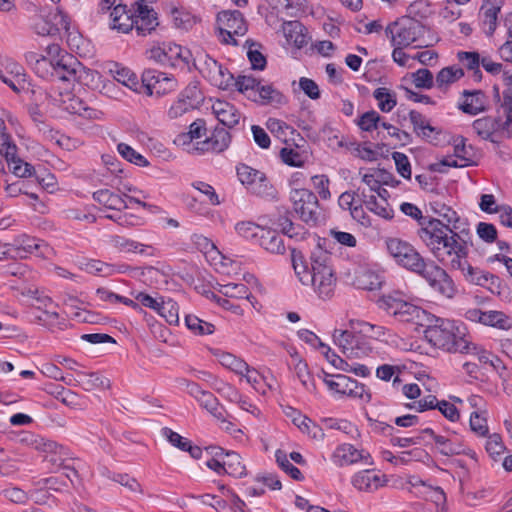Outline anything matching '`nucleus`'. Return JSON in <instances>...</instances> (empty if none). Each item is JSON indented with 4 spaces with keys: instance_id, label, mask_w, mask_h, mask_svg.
I'll return each mask as SVG.
<instances>
[{
    "instance_id": "nucleus-1",
    "label": "nucleus",
    "mask_w": 512,
    "mask_h": 512,
    "mask_svg": "<svg viewBox=\"0 0 512 512\" xmlns=\"http://www.w3.org/2000/svg\"><path fill=\"white\" fill-rule=\"evenodd\" d=\"M420 239L440 263L460 271L465 281L492 290L490 284L498 278L468 263L469 243L462 235L438 221H431L420 231Z\"/></svg>"
},
{
    "instance_id": "nucleus-2",
    "label": "nucleus",
    "mask_w": 512,
    "mask_h": 512,
    "mask_svg": "<svg viewBox=\"0 0 512 512\" xmlns=\"http://www.w3.org/2000/svg\"><path fill=\"white\" fill-rule=\"evenodd\" d=\"M310 260L309 268L302 253L292 249V266L299 281L303 285L312 286L320 298H329L336 285L332 257L327 251L317 248L312 252Z\"/></svg>"
},
{
    "instance_id": "nucleus-3",
    "label": "nucleus",
    "mask_w": 512,
    "mask_h": 512,
    "mask_svg": "<svg viewBox=\"0 0 512 512\" xmlns=\"http://www.w3.org/2000/svg\"><path fill=\"white\" fill-rule=\"evenodd\" d=\"M424 337L432 346L450 353L465 351L468 346L466 327L455 320L429 315Z\"/></svg>"
},
{
    "instance_id": "nucleus-4",
    "label": "nucleus",
    "mask_w": 512,
    "mask_h": 512,
    "mask_svg": "<svg viewBox=\"0 0 512 512\" xmlns=\"http://www.w3.org/2000/svg\"><path fill=\"white\" fill-rule=\"evenodd\" d=\"M388 255L401 267L420 275L427 266L424 258L409 242L397 237L385 239Z\"/></svg>"
},
{
    "instance_id": "nucleus-5",
    "label": "nucleus",
    "mask_w": 512,
    "mask_h": 512,
    "mask_svg": "<svg viewBox=\"0 0 512 512\" xmlns=\"http://www.w3.org/2000/svg\"><path fill=\"white\" fill-rule=\"evenodd\" d=\"M351 330L335 329L333 342L347 358H361L372 350L370 344L359 334L357 321H350Z\"/></svg>"
},
{
    "instance_id": "nucleus-6",
    "label": "nucleus",
    "mask_w": 512,
    "mask_h": 512,
    "mask_svg": "<svg viewBox=\"0 0 512 512\" xmlns=\"http://www.w3.org/2000/svg\"><path fill=\"white\" fill-rule=\"evenodd\" d=\"M319 377L328 389L336 395L360 399L363 402H369L371 399L370 393L363 384L346 375H331L322 371V375H319Z\"/></svg>"
},
{
    "instance_id": "nucleus-7",
    "label": "nucleus",
    "mask_w": 512,
    "mask_h": 512,
    "mask_svg": "<svg viewBox=\"0 0 512 512\" xmlns=\"http://www.w3.org/2000/svg\"><path fill=\"white\" fill-rule=\"evenodd\" d=\"M193 66L213 86L219 89L226 90L233 85V75L215 59L205 53H200L195 57Z\"/></svg>"
},
{
    "instance_id": "nucleus-8",
    "label": "nucleus",
    "mask_w": 512,
    "mask_h": 512,
    "mask_svg": "<svg viewBox=\"0 0 512 512\" xmlns=\"http://www.w3.org/2000/svg\"><path fill=\"white\" fill-rule=\"evenodd\" d=\"M290 200L293 210L302 221L316 225L321 217L319 203L316 195L308 189H292Z\"/></svg>"
},
{
    "instance_id": "nucleus-9",
    "label": "nucleus",
    "mask_w": 512,
    "mask_h": 512,
    "mask_svg": "<svg viewBox=\"0 0 512 512\" xmlns=\"http://www.w3.org/2000/svg\"><path fill=\"white\" fill-rule=\"evenodd\" d=\"M217 23L221 41L226 44L238 45L236 36H244L247 32V24L238 10L220 12Z\"/></svg>"
},
{
    "instance_id": "nucleus-10",
    "label": "nucleus",
    "mask_w": 512,
    "mask_h": 512,
    "mask_svg": "<svg viewBox=\"0 0 512 512\" xmlns=\"http://www.w3.org/2000/svg\"><path fill=\"white\" fill-rule=\"evenodd\" d=\"M391 33V43L394 47H409L416 43L423 35L425 28L417 20L403 19L387 28Z\"/></svg>"
},
{
    "instance_id": "nucleus-11",
    "label": "nucleus",
    "mask_w": 512,
    "mask_h": 512,
    "mask_svg": "<svg viewBox=\"0 0 512 512\" xmlns=\"http://www.w3.org/2000/svg\"><path fill=\"white\" fill-rule=\"evenodd\" d=\"M22 441L43 453L45 460L50 462L54 468H60L68 459V450L52 440L34 434H26Z\"/></svg>"
},
{
    "instance_id": "nucleus-12",
    "label": "nucleus",
    "mask_w": 512,
    "mask_h": 512,
    "mask_svg": "<svg viewBox=\"0 0 512 512\" xmlns=\"http://www.w3.org/2000/svg\"><path fill=\"white\" fill-rule=\"evenodd\" d=\"M420 275L444 297L452 299L456 296L458 290L453 279L440 266L434 263L427 264Z\"/></svg>"
},
{
    "instance_id": "nucleus-13",
    "label": "nucleus",
    "mask_w": 512,
    "mask_h": 512,
    "mask_svg": "<svg viewBox=\"0 0 512 512\" xmlns=\"http://www.w3.org/2000/svg\"><path fill=\"white\" fill-rule=\"evenodd\" d=\"M142 83L149 96H163L178 88V81L172 75L152 69L142 73Z\"/></svg>"
},
{
    "instance_id": "nucleus-14",
    "label": "nucleus",
    "mask_w": 512,
    "mask_h": 512,
    "mask_svg": "<svg viewBox=\"0 0 512 512\" xmlns=\"http://www.w3.org/2000/svg\"><path fill=\"white\" fill-rule=\"evenodd\" d=\"M379 305L389 314L397 316L403 321L419 318L420 314L424 313L423 310L398 297V295H384L379 300Z\"/></svg>"
},
{
    "instance_id": "nucleus-15",
    "label": "nucleus",
    "mask_w": 512,
    "mask_h": 512,
    "mask_svg": "<svg viewBox=\"0 0 512 512\" xmlns=\"http://www.w3.org/2000/svg\"><path fill=\"white\" fill-rule=\"evenodd\" d=\"M385 474L373 469L358 471L351 478V484L355 489L365 493H374L387 485Z\"/></svg>"
},
{
    "instance_id": "nucleus-16",
    "label": "nucleus",
    "mask_w": 512,
    "mask_h": 512,
    "mask_svg": "<svg viewBox=\"0 0 512 512\" xmlns=\"http://www.w3.org/2000/svg\"><path fill=\"white\" fill-rule=\"evenodd\" d=\"M205 135L206 123L203 119H197L190 124L187 133H182L176 137L175 143L183 147V149L190 154H198L196 146H198V143L202 141L200 139Z\"/></svg>"
},
{
    "instance_id": "nucleus-17",
    "label": "nucleus",
    "mask_w": 512,
    "mask_h": 512,
    "mask_svg": "<svg viewBox=\"0 0 512 512\" xmlns=\"http://www.w3.org/2000/svg\"><path fill=\"white\" fill-rule=\"evenodd\" d=\"M332 462L338 467L349 466L359 461L370 464V455L363 450H358L352 444L339 445L332 454Z\"/></svg>"
},
{
    "instance_id": "nucleus-18",
    "label": "nucleus",
    "mask_w": 512,
    "mask_h": 512,
    "mask_svg": "<svg viewBox=\"0 0 512 512\" xmlns=\"http://www.w3.org/2000/svg\"><path fill=\"white\" fill-rule=\"evenodd\" d=\"M7 249L8 253L15 252L16 257L25 258L28 254L40 251V255H44L43 248L48 250V246L41 240L32 238L28 235H20L14 239L12 244H9Z\"/></svg>"
},
{
    "instance_id": "nucleus-19",
    "label": "nucleus",
    "mask_w": 512,
    "mask_h": 512,
    "mask_svg": "<svg viewBox=\"0 0 512 512\" xmlns=\"http://www.w3.org/2000/svg\"><path fill=\"white\" fill-rule=\"evenodd\" d=\"M166 56L167 66L188 71L195 59L189 49L175 43H166Z\"/></svg>"
},
{
    "instance_id": "nucleus-20",
    "label": "nucleus",
    "mask_w": 512,
    "mask_h": 512,
    "mask_svg": "<svg viewBox=\"0 0 512 512\" xmlns=\"http://www.w3.org/2000/svg\"><path fill=\"white\" fill-rule=\"evenodd\" d=\"M237 175L240 182L248 187L253 193L262 194L267 188V180L264 173L247 165L237 167Z\"/></svg>"
},
{
    "instance_id": "nucleus-21",
    "label": "nucleus",
    "mask_w": 512,
    "mask_h": 512,
    "mask_svg": "<svg viewBox=\"0 0 512 512\" xmlns=\"http://www.w3.org/2000/svg\"><path fill=\"white\" fill-rule=\"evenodd\" d=\"M135 29L139 35L150 34L159 25L157 13L148 5L140 3L135 9Z\"/></svg>"
},
{
    "instance_id": "nucleus-22",
    "label": "nucleus",
    "mask_w": 512,
    "mask_h": 512,
    "mask_svg": "<svg viewBox=\"0 0 512 512\" xmlns=\"http://www.w3.org/2000/svg\"><path fill=\"white\" fill-rule=\"evenodd\" d=\"M231 141L230 134L224 128H216L210 137L198 143V154L213 152L220 153L228 148Z\"/></svg>"
},
{
    "instance_id": "nucleus-23",
    "label": "nucleus",
    "mask_w": 512,
    "mask_h": 512,
    "mask_svg": "<svg viewBox=\"0 0 512 512\" xmlns=\"http://www.w3.org/2000/svg\"><path fill=\"white\" fill-rule=\"evenodd\" d=\"M211 109L218 121L228 128L236 126L240 121L241 113L233 104L225 100H215Z\"/></svg>"
},
{
    "instance_id": "nucleus-24",
    "label": "nucleus",
    "mask_w": 512,
    "mask_h": 512,
    "mask_svg": "<svg viewBox=\"0 0 512 512\" xmlns=\"http://www.w3.org/2000/svg\"><path fill=\"white\" fill-rule=\"evenodd\" d=\"M220 296L235 300H246L250 305L257 309V300L250 292L249 288L243 283L218 284L217 288Z\"/></svg>"
},
{
    "instance_id": "nucleus-25",
    "label": "nucleus",
    "mask_w": 512,
    "mask_h": 512,
    "mask_svg": "<svg viewBox=\"0 0 512 512\" xmlns=\"http://www.w3.org/2000/svg\"><path fill=\"white\" fill-rule=\"evenodd\" d=\"M111 28L121 33H128L135 28L134 15L130 14L126 5H116L110 13Z\"/></svg>"
},
{
    "instance_id": "nucleus-26",
    "label": "nucleus",
    "mask_w": 512,
    "mask_h": 512,
    "mask_svg": "<svg viewBox=\"0 0 512 512\" xmlns=\"http://www.w3.org/2000/svg\"><path fill=\"white\" fill-rule=\"evenodd\" d=\"M76 383L85 391H93L96 389L105 390L110 388L109 379L105 378L97 372L77 371Z\"/></svg>"
},
{
    "instance_id": "nucleus-27",
    "label": "nucleus",
    "mask_w": 512,
    "mask_h": 512,
    "mask_svg": "<svg viewBox=\"0 0 512 512\" xmlns=\"http://www.w3.org/2000/svg\"><path fill=\"white\" fill-rule=\"evenodd\" d=\"M360 196L369 211L385 220L393 218V209L386 198L378 199L375 194L367 195L364 190L361 191Z\"/></svg>"
},
{
    "instance_id": "nucleus-28",
    "label": "nucleus",
    "mask_w": 512,
    "mask_h": 512,
    "mask_svg": "<svg viewBox=\"0 0 512 512\" xmlns=\"http://www.w3.org/2000/svg\"><path fill=\"white\" fill-rule=\"evenodd\" d=\"M454 152L457 159L452 156L445 157L440 162L433 164V169L438 172H444L442 167H464L469 165V154L463 140L455 145Z\"/></svg>"
},
{
    "instance_id": "nucleus-29",
    "label": "nucleus",
    "mask_w": 512,
    "mask_h": 512,
    "mask_svg": "<svg viewBox=\"0 0 512 512\" xmlns=\"http://www.w3.org/2000/svg\"><path fill=\"white\" fill-rule=\"evenodd\" d=\"M60 106L70 114L79 115L85 118H93L96 114V112L89 108L81 98L73 94H66L61 99Z\"/></svg>"
},
{
    "instance_id": "nucleus-30",
    "label": "nucleus",
    "mask_w": 512,
    "mask_h": 512,
    "mask_svg": "<svg viewBox=\"0 0 512 512\" xmlns=\"http://www.w3.org/2000/svg\"><path fill=\"white\" fill-rule=\"evenodd\" d=\"M93 199L100 205L112 210L120 211L128 207L125 199L120 194L109 189H99L95 191L93 193Z\"/></svg>"
},
{
    "instance_id": "nucleus-31",
    "label": "nucleus",
    "mask_w": 512,
    "mask_h": 512,
    "mask_svg": "<svg viewBox=\"0 0 512 512\" xmlns=\"http://www.w3.org/2000/svg\"><path fill=\"white\" fill-rule=\"evenodd\" d=\"M110 244L121 252L152 255L151 246L139 243L123 236H111Z\"/></svg>"
},
{
    "instance_id": "nucleus-32",
    "label": "nucleus",
    "mask_w": 512,
    "mask_h": 512,
    "mask_svg": "<svg viewBox=\"0 0 512 512\" xmlns=\"http://www.w3.org/2000/svg\"><path fill=\"white\" fill-rule=\"evenodd\" d=\"M211 352H212L213 356L215 357V359L223 367L234 372L235 374H237L239 376L243 374V371L246 369V367L248 365L243 359L237 357L236 355H234L232 353H229V352H226V351H223L220 349H212Z\"/></svg>"
},
{
    "instance_id": "nucleus-33",
    "label": "nucleus",
    "mask_w": 512,
    "mask_h": 512,
    "mask_svg": "<svg viewBox=\"0 0 512 512\" xmlns=\"http://www.w3.org/2000/svg\"><path fill=\"white\" fill-rule=\"evenodd\" d=\"M357 326H359V334L362 337H368L377 339L380 341H384L389 344H396V340L394 339V335L385 327L379 325H373L367 322L357 321Z\"/></svg>"
},
{
    "instance_id": "nucleus-34",
    "label": "nucleus",
    "mask_w": 512,
    "mask_h": 512,
    "mask_svg": "<svg viewBox=\"0 0 512 512\" xmlns=\"http://www.w3.org/2000/svg\"><path fill=\"white\" fill-rule=\"evenodd\" d=\"M282 31L286 41L297 47L302 48L307 44V37L304 33L303 25L298 21H288L282 25Z\"/></svg>"
},
{
    "instance_id": "nucleus-35",
    "label": "nucleus",
    "mask_w": 512,
    "mask_h": 512,
    "mask_svg": "<svg viewBox=\"0 0 512 512\" xmlns=\"http://www.w3.org/2000/svg\"><path fill=\"white\" fill-rule=\"evenodd\" d=\"M266 126L274 137L284 143H288L289 141L294 142V136L299 135L292 126L276 118H269L266 122Z\"/></svg>"
},
{
    "instance_id": "nucleus-36",
    "label": "nucleus",
    "mask_w": 512,
    "mask_h": 512,
    "mask_svg": "<svg viewBox=\"0 0 512 512\" xmlns=\"http://www.w3.org/2000/svg\"><path fill=\"white\" fill-rule=\"evenodd\" d=\"M464 76V71L458 66L442 68L435 77V85L438 89L445 91L447 88L459 81Z\"/></svg>"
},
{
    "instance_id": "nucleus-37",
    "label": "nucleus",
    "mask_w": 512,
    "mask_h": 512,
    "mask_svg": "<svg viewBox=\"0 0 512 512\" xmlns=\"http://www.w3.org/2000/svg\"><path fill=\"white\" fill-rule=\"evenodd\" d=\"M79 268L86 273L101 277H109L116 274V266L97 259H86L79 263Z\"/></svg>"
},
{
    "instance_id": "nucleus-38",
    "label": "nucleus",
    "mask_w": 512,
    "mask_h": 512,
    "mask_svg": "<svg viewBox=\"0 0 512 512\" xmlns=\"http://www.w3.org/2000/svg\"><path fill=\"white\" fill-rule=\"evenodd\" d=\"M464 100L460 109L467 114L476 115L485 109V96L481 91H464Z\"/></svg>"
},
{
    "instance_id": "nucleus-39",
    "label": "nucleus",
    "mask_w": 512,
    "mask_h": 512,
    "mask_svg": "<svg viewBox=\"0 0 512 512\" xmlns=\"http://www.w3.org/2000/svg\"><path fill=\"white\" fill-rule=\"evenodd\" d=\"M259 244L266 251L273 254H283L285 252L283 237L273 230L264 229L260 235Z\"/></svg>"
},
{
    "instance_id": "nucleus-40",
    "label": "nucleus",
    "mask_w": 512,
    "mask_h": 512,
    "mask_svg": "<svg viewBox=\"0 0 512 512\" xmlns=\"http://www.w3.org/2000/svg\"><path fill=\"white\" fill-rule=\"evenodd\" d=\"M72 61H77L73 56L68 53L63 54L59 59L55 61V63L51 62V66L54 71V75L58 77L60 80L64 81H72L74 79L73 70L77 69L76 66L72 63Z\"/></svg>"
},
{
    "instance_id": "nucleus-41",
    "label": "nucleus",
    "mask_w": 512,
    "mask_h": 512,
    "mask_svg": "<svg viewBox=\"0 0 512 512\" xmlns=\"http://www.w3.org/2000/svg\"><path fill=\"white\" fill-rule=\"evenodd\" d=\"M472 128L482 139L492 140L494 133L501 129V122L492 117H482L473 122Z\"/></svg>"
},
{
    "instance_id": "nucleus-42",
    "label": "nucleus",
    "mask_w": 512,
    "mask_h": 512,
    "mask_svg": "<svg viewBox=\"0 0 512 512\" xmlns=\"http://www.w3.org/2000/svg\"><path fill=\"white\" fill-rule=\"evenodd\" d=\"M72 63L77 68L76 70L75 68L72 69L74 73L73 81H77L78 83L88 87H98L100 74L97 71L85 67L79 61H72Z\"/></svg>"
},
{
    "instance_id": "nucleus-43",
    "label": "nucleus",
    "mask_w": 512,
    "mask_h": 512,
    "mask_svg": "<svg viewBox=\"0 0 512 512\" xmlns=\"http://www.w3.org/2000/svg\"><path fill=\"white\" fill-rule=\"evenodd\" d=\"M257 92L260 99L259 101L263 105L280 107L287 103L285 95L272 85L259 86Z\"/></svg>"
},
{
    "instance_id": "nucleus-44",
    "label": "nucleus",
    "mask_w": 512,
    "mask_h": 512,
    "mask_svg": "<svg viewBox=\"0 0 512 512\" xmlns=\"http://www.w3.org/2000/svg\"><path fill=\"white\" fill-rule=\"evenodd\" d=\"M162 434L167 438V440L175 447L179 448L182 451H188L193 458H199L201 455V450L197 446H192L191 442L186 438L182 437L177 432L172 431L169 428H163Z\"/></svg>"
},
{
    "instance_id": "nucleus-45",
    "label": "nucleus",
    "mask_w": 512,
    "mask_h": 512,
    "mask_svg": "<svg viewBox=\"0 0 512 512\" xmlns=\"http://www.w3.org/2000/svg\"><path fill=\"white\" fill-rule=\"evenodd\" d=\"M293 369L296 377L301 382L302 386L306 391L312 394H317V388L315 382L311 376L308 364L305 360H299L298 363H294Z\"/></svg>"
},
{
    "instance_id": "nucleus-46",
    "label": "nucleus",
    "mask_w": 512,
    "mask_h": 512,
    "mask_svg": "<svg viewBox=\"0 0 512 512\" xmlns=\"http://www.w3.org/2000/svg\"><path fill=\"white\" fill-rule=\"evenodd\" d=\"M186 327L196 335H211L215 331V326L207 321H204L196 315L188 314L185 316Z\"/></svg>"
},
{
    "instance_id": "nucleus-47",
    "label": "nucleus",
    "mask_w": 512,
    "mask_h": 512,
    "mask_svg": "<svg viewBox=\"0 0 512 512\" xmlns=\"http://www.w3.org/2000/svg\"><path fill=\"white\" fill-rule=\"evenodd\" d=\"M224 460L225 473L235 478H241L246 475V467L239 454L227 452Z\"/></svg>"
},
{
    "instance_id": "nucleus-48",
    "label": "nucleus",
    "mask_w": 512,
    "mask_h": 512,
    "mask_svg": "<svg viewBox=\"0 0 512 512\" xmlns=\"http://www.w3.org/2000/svg\"><path fill=\"white\" fill-rule=\"evenodd\" d=\"M482 324L502 330L511 328L510 319L504 313L494 310L484 311Z\"/></svg>"
},
{
    "instance_id": "nucleus-49",
    "label": "nucleus",
    "mask_w": 512,
    "mask_h": 512,
    "mask_svg": "<svg viewBox=\"0 0 512 512\" xmlns=\"http://www.w3.org/2000/svg\"><path fill=\"white\" fill-rule=\"evenodd\" d=\"M157 313L170 325H177L179 323V307L172 299L162 300Z\"/></svg>"
},
{
    "instance_id": "nucleus-50",
    "label": "nucleus",
    "mask_w": 512,
    "mask_h": 512,
    "mask_svg": "<svg viewBox=\"0 0 512 512\" xmlns=\"http://www.w3.org/2000/svg\"><path fill=\"white\" fill-rule=\"evenodd\" d=\"M373 96L377 100L378 107L382 112H390L397 104L395 94L385 87L377 88L373 92Z\"/></svg>"
},
{
    "instance_id": "nucleus-51",
    "label": "nucleus",
    "mask_w": 512,
    "mask_h": 512,
    "mask_svg": "<svg viewBox=\"0 0 512 512\" xmlns=\"http://www.w3.org/2000/svg\"><path fill=\"white\" fill-rule=\"evenodd\" d=\"M409 78L413 85L418 89L429 90L435 84L432 72L426 68H421L411 73Z\"/></svg>"
},
{
    "instance_id": "nucleus-52",
    "label": "nucleus",
    "mask_w": 512,
    "mask_h": 512,
    "mask_svg": "<svg viewBox=\"0 0 512 512\" xmlns=\"http://www.w3.org/2000/svg\"><path fill=\"white\" fill-rule=\"evenodd\" d=\"M113 72L114 79L133 91H137L139 80L135 73L126 67H117Z\"/></svg>"
},
{
    "instance_id": "nucleus-53",
    "label": "nucleus",
    "mask_w": 512,
    "mask_h": 512,
    "mask_svg": "<svg viewBox=\"0 0 512 512\" xmlns=\"http://www.w3.org/2000/svg\"><path fill=\"white\" fill-rule=\"evenodd\" d=\"M435 444L439 452L445 456L458 455L464 450L460 442H454L442 435L435 436Z\"/></svg>"
},
{
    "instance_id": "nucleus-54",
    "label": "nucleus",
    "mask_w": 512,
    "mask_h": 512,
    "mask_svg": "<svg viewBox=\"0 0 512 512\" xmlns=\"http://www.w3.org/2000/svg\"><path fill=\"white\" fill-rule=\"evenodd\" d=\"M201 407L206 409L216 419H222L223 408L220 406L217 398L209 391H204L197 400Z\"/></svg>"
},
{
    "instance_id": "nucleus-55",
    "label": "nucleus",
    "mask_w": 512,
    "mask_h": 512,
    "mask_svg": "<svg viewBox=\"0 0 512 512\" xmlns=\"http://www.w3.org/2000/svg\"><path fill=\"white\" fill-rule=\"evenodd\" d=\"M357 283L359 288L372 291L381 287L382 278L373 271L365 270L357 276Z\"/></svg>"
},
{
    "instance_id": "nucleus-56",
    "label": "nucleus",
    "mask_w": 512,
    "mask_h": 512,
    "mask_svg": "<svg viewBox=\"0 0 512 512\" xmlns=\"http://www.w3.org/2000/svg\"><path fill=\"white\" fill-rule=\"evenodd\" d=\"M486 413L473 411L470 415L469 426L471 431L479 437H486L489 434Z\"/></svg>"
},
{
    "instance_id": "nucleus-57",
    "label": "nucleus",
    "mask_w": 512,
    "mask_h": 512,
    "mask_svg": "<svg viewBox=\"0 0 512 512\" xmlns=\"http://www.w3.org/2000/svg\"><path fill=\"white\" fill-rule=\"evenodd\" d=\"M172 18L176 28L188 31L197 22V18L190 12L182 9H173Z\"/></svg>"
},
{
    "instance_id": "nucleus-58",
    "label": "nucleus",
    "mask_w": 512,
    "mask_h": 512,
    "mask_svg": "<svg viewBox=\"0 0 512 512\" xmlns=\"http://www.w3.org/2000/svg\"><path fill=\"white\" fill-rule=\"evenodd\" d=\"M6 161L10 170L18 177H31L34 174V167L18 158L16 154H14V157L6 159Z\"/></svg>"
},
{
    "instance_id": "nucleus-59",
    "label": "nucleus",
    "mask_w": 512,
    "mask_h": 512,
    "mask_svg": "<svg viewBox=\"0 0 512 512\" xmlns=\"http://www.w3.org/2000/svg\"><path fill=\"white\" fill-rule=\"evenodd\" d=\"M409 120L413 125L414 130L424 137H429L434 131L426 118L417 111H410Z\"/></svg>"
},
{
    "instance_id": "nucleus-60",
    "label": "nucleus",
    "mask_w": 512,
    "mask_h": 512,
    "mask_svg": "<svg viewBox=\"0 0 512 512\" xmlns=\"http://www.w3.org/2000/svg\"><path fill=\"white\" fill-rule=\"evenodd\" d=\"M235 230L241 237L253 239L260 238L264 228L251 221H242L235 225Z\"/></svg>"
},
{
    "instance_id": "nucleus-61",
    "label": "nucleus",
    "mask_w": 512,
    "mask_h": 512,
    "mask_svg": "<svg viewBox=\"0 0 512 512\" xmlns=\"http://www.w3.org/2000/svg\"><path fill=\"white\" fill-rule=\"evenodd\" d=\"M117 149H118V152L120 153V155L127 161L134 163L141 167L148 166L149 162L147 161V159L143 155H141L140 153L135 151L129 145H127L125 143H120V144H118Z\"/></svg>"
},
{
    "instance_id": "nucleus-62",
    "label": "nucleus",
    "mask_w": 512,
    "mask_h": 512,
    "mask_svg": "<svg viewBox=\"0 0 512 512\" xmlns=\"http://www.w3.org/2000/svg\"><path fill=\"white\" fill-rule=\"evenodd\" d=\"M23 294L33 299L35 301L33 305L39 310L56 307V304L52 301V299L38 289L29 288Z\"/></svg>"
},
{
    "instance_id": "nucleus-63",
    "label": "nucleus",
    "mask_w": 512,
    "mask_h": 512,
    "mask_svg": "<svg viewBox=\"0 0 512 512\" xmlns=\"http://www.w3.org/2000/svg\"><path fill=\"white\" fill-rule=\"evenodd\" d=\"M276 462L278 465L293 478L294 480H301L303 478L301 471L290 463L287 454L281 450L275 453Z\"/></svg>"
},
{
    "instance_id": "nucleus-64",
    "label": "nucleus",
    "mask_w": 512,
    "mask_h": 512,
    "mask_svg": "<svg viewBox=\"0 0 512 512\" xmlns=\"http://www.w3.org/2000/svg\"><path fill=\"white\" fill-rule=\"evenodd\" d=\"M500 11V8L491 5L490 7L486 8L483 13V28L487 35H492L497 27V16L498 12Z\"/></svg>"
}]
</instances>
